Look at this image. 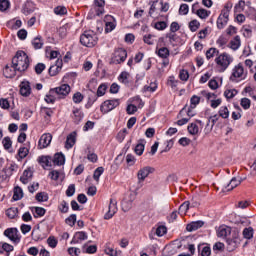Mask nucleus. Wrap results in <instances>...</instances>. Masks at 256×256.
Returning <instances> with one entry per match:
<instances>
[{"label":"nucleus","instance_id":"1","mask_svg":"<svg viewBox=\"0 0 256 256\" xmlns=\"http://www.w3.org/2000/svg\"><path fill=\"white\" fill-rule=\"evenodd\" d=\"M29 56L25 51H17L12 58V68L19 73H23L26 69H29Z\"/></svg>","mask_w":256,"mask_h":256},{"label":"nucleus","instance_id":"2","mask_svg":"<svg viewBox=\"0 0 256 256\" xmlns=\"http://www.w3.org/2000/svg\"><path fill=\"white\" fill-rule=\"evenodd\" d=\"M214 63L218 73H225V70L229 69V65L233 63V56L227 52H223L215 58Z\"/></svg>","mask_w":256,"mask_h":256},{"label":"nucleus","instance_id":"3","mask_svg":"<svg viewBox=\"0 0 256 256\" xmlns=\"http://www.w3.org/2000/svg\"><path fill=\"white\" fill-rule=\"evenodd\" d=\"M232 9H233V2L231 1L226 2L216 22L218 29H225V27H227V24L229 23V15Z\"/></svg>","mask_w":256,"mask_h":256},{"label":"nucleus","instance_id":"4","mask_svg":"<svg viewBox=\"0 0 256 256\" xmlns=\"http://www.w3.org/2000/svg\"><path fill=\"white\" fill-rule=\"evenodd\" d=\"M98 41L99 37H97V34L93 30L84 31V33L80 35V43L83 47H95Z\"/></svg>","mask_w":256,"mask_h":256},{"label":"nucleus","instance_id":"5","mask_svg":"<svg viewBox=\"0 0 256 256\" xmlns=\"http://www.w3.org/2000/svg\"><path fill=\"white\" fill-rule=\"evenodd\" d=\"M229 79L232 83H239V81L247 79V71H245L243 64L239 63L234 66Z\"/></svg>","mask_w":256,"mask_h":256},{"label":"nucleus","instance_id":"6","mask_svg":"<svg viewBox=\"0 0 256 256\" xmlns=\"http://www.w3.org/2000/svg\"><path fill=\"white\" fill-rule=\"evenodd\" d=\"M69 93H71V86H69V84H62L59 87L50 89V94L57 95L59 99L67 97Z\"/></svg>","mask_w":256,"mask_h":256},{"label":"nucleus","instance_id":"7","mask_svg":"<svg viewBox=\"0 0 256 256\" xmlns=\"http://www.w3.org/2000/svg\"><path fill=\"white\" fill-rule=\"evenodd\" d=\"M120 104L119 99L106 100L101 104L100 111L104 114L109 113L113 111V109H116V107H119Z\"/></svg>","mask_w":256,"mask_h":256},{"label":"nucleus","instance_id":"8","mask_svg":"<svg viewBox=\"0 0 256 256\" xmlns=\"http://www.w3.org/2000/svg\"><path fill=\"white\" fill-rule=\"evenodd\" d=\"M127 59V50L124 48H117L112 57L113 63L115 65H121V63H125V60Z\"/></svg>","mask_w":256,"mask_h":256},{"label":"nucleus","instance_id":"9","mask_svg":"<svg viewBox=\"0 0 256 256\" xmlns=\"http://www.w3.org/2000/svg\"><path fill=\"white\" fill-rule=\"evenodd\" d=\"M5 237H7L12 243H21V234L17 228H7L4 231Z\"/></svg>","mask_w":256,"mask_h":256},{"label":"nucleus","instance_id":"10","mask_svg":"<svg viewBox=\"0 0 256 256\" xmlns=\"http://www.w3.org/2000/svg\"><path fill=\"white\" fill-rule=\"evenodd\" d=\"M151 173H155V168L151 166L142 167L137 173L138 182L143 183V181H145V179H147Z\"/></svg>","mask_w":256,"mask_h":256},{"label":"nucleus","instance_id":"11","mask_svg":"<svg viewBox=\"0 0 256 256\" xmlns=\"http://www.w3.org/2000/svg\"><path fill=\"white\" fill-rule=\"evenodd\" d=\"M104 23H105V33H111L117 27V21L115 18L111 15H106L104 17Z\"/></svg>","mask_w":256,"mask_h":256},{"label":"nucleus","instance_id":"12","mask_svg":"<svg viewBox=\"0 0 256 256\" xmlns=\"http://www.w3.org/2000/svg\"><path fill=\"white\" fill-rule=\"evenodd\" d=\"M53 140V136L51 134H43L38 142V147L40 149H46V147H49L51 145V141Z\"/></svg>","mask_w":256,"mask_h":256},{"label":"nucleus","instance_id":"13","mask_svg":"<svg viewBox=\"0 0 256 256\" xmlns=\"http://www.w3.org/2000/svg\"><path fill=\"white\" fill-rule=\"evenodd\" d=\"M117 213V201L110 199V204L108 206V211L104 215V219H112V217Z\"/></svg>","mask_w":256,"mask_h":256},{"label":"nucleus","instance_id":"14","mask_svg":"<svg viewBox=\"0 0 256 256\" xmlns=\"http://www.w3.org/2000/svg\"><path fill=\"white\" fill-rule=\"evenodd\" d=\"M88 235L85 231L76 232L71 241V245H77V243H81V241H87Z\"/></svg>","mask_w":256,"mask_h":256},{"label":"nucleus","instance_id":"15","mask_svg":"<svg viewBox=\"0 0 256 256\" xmlns=\"http://www.w3.org/2000/svg\"><path fill=\"white\" fill-rule=\"evenodd\" d=\"M20 95L22 97H29L31 95V84L29 81H22L20 83Z\"/></svg>","mask_w":256,"mask_h":256},{"label":"nucleus","instance_id":"16","mask_svg":"<svg viewBox=\"0 0 256 256\" xmlns=\"http://www.w3.org/2000/svg\"><path fill=\"white\" fill-rule=\"evenodd\" d=\"M135 199V194L131 193L130 194V199H124L122 201V211H124L125 213H127V211H130L133 207V201Z\"/></svg>","mask_w":256,"mask_h":256},{"label":"nucleus","instance_id":"17","mask_svg":"<svg viewBox=\"0 0 256 256\" xmlns=\"http://www.w3.org/2000/svg\"><path fill=\"white\" fill-rule=\"evenodd\" d=\"M40 114L42 115V117H44L46 124L51 123V117H53V109L42 107L40 110Z\"/></svg>","mask_w":256,"mask_h":256},{"label":"nucleus","instance_id":"18","mask_svg":"<svg viewBox=\"0 0 256 256\" xmlns=\"http://www.w3.org/2000/svg\"><path fill=\"white\" fill-rule=\"evenodd\" d=\"M94 9L96 15H103L105 13V0H94Z\"/></svg>","mask_w":256,"mask_h":256},{"label":"nucleus","instance_id":"19","mask_svg":"<svg viewBox=\"0 0 256 256\" xmlns=\"http://www.w3.org/2000/svg\"><path fill=\"white\" fill-rule=\"evenodd\" d=\"M204 225H205V222L201 220L194 221L187 224L186 230L189 231V233H192V231H197V229H201V227H203Z\"/></svg>","mask_w":256,"mask_h":256},{"label":"nucleus","instance_id":"20","mask_svg":"<svg viewBox=\"0 0 256 256\" xmlns=\"http://www.w3.org/2000/svg\"><path fill=\"white\" fill-rule=\"evenodd\" d=\"M77 141V132L70 133L66 138V144L65 147L67 149H72V147L75 145Z\"/></svg>","mask_w":256,"mask_h":256},{"label":"nucleus","instance_id":"21","mask_svg":"<svg viewBox=\"0 0 256 256\" xmlns=\"http://www.w3.org/2000/svg\"><path fill=\"white\" fill-rule=\"evenodd\" d=\"M72 113H73L72 119L74 123H76V125H79V123L83 121V117H84L83 111H81V109L74 108Z\"/></svg>","mask_w":256,"mask_h":256},{"label":"nucleus","instance_id":"22","mask_svg":"<svg viewBox=\"0 0 256 256\" xmlns=\"http://www.w3.org/2000/svg\"><path fill=\"white\" fill-rule=\"evenodd\" d=\"M53 165H65V155L61 152L56 153L52 158Z\"/></svg>","mask_w":256,"mask_h":256},{"label":"nucleus","instance_id":"23","mask_svg":"<svg viewBox=\"0 0 256 256\" xmlns=\"http://www.w3.org/2000/svg\"><path fill=\"white\" fill-rule=\"evenodd\" d=\"M156 55L160 57V59H169V55H171V52L167 47H157L156 48Z\"/></svg>","mask_w":256,"mask_h":256},{"label":"nucleus","instance_id":"24","mask_svg":"<svg viewBox=\"0 0 256 256\" xmlns=\"http://www.w3.org/2000/svg\"><path fill=\"white\" fill-rule=\"evenodd\" d=\"M63 65V61L62 60H58L57 64L50 66L48 73L51 77H55V75H57V73H59V71H61V67Z\"/></svg>","mask_w":256,"mask_h":256},{"label":"nucleus","instance_id":"25","mask_svg":"<svg viewBox=\"0 0 256 256\" xmlns=\"http://www.w3.org/2000/svg\"><path fill=\"white\" fill-rule=\"evenodd\" d=\"M34 11H35V3L31 1H26V3L22 8V13L24 15H31V13H33Z\"/></svg>","mask_w":256,"mask_h":256},{"label":"nucleus","instance_id":"26","mask_svg":"<svg viewBox=\"0 0 256 256\" xmlns=\"http://www.w3.org/2000/svg\"><path fill=\"white\" fill-rule=\"evenodd\" d=\"M227 235H231V228L227 226H220L217 230V237L225 239L227 238Z\"/></svg>","mask_w":256,"mask_h":256},{"label":"nucleus","instance_id":"27","mask_svg":"<svg viewBox=\"0 0 256 256\" xmlns=\"http://www.w3.org/2000/svg\"><path fill=\"white\" fill-rule=\"evenodd\" d=\"M39 163L42 167H51L53 165V158L50 156H41L39 157Z\"/></svg>","mask_w":256,"mask_h":256},{"label":"nucleus","instance_id":"28","mask_svg":"<svg viewBox=\"0 0 256 256\" xmlns=\"http://www.w3.org/2000/svg\"><path fill=\"white\" fill-rule=\"evenodd\" d=\"M239 185H241V181H239V179H237V177H233L229 184L225 187L226 191H233V189H235L236 187H239Z\"/></svg>","mask_w":256,"mask_h":256},{"label":"nucleus","instance_id":"29","mask_svg":"<svg viewBox=\"0 0 256 256\" xmlns=\"http://www.w3.org/2000/svg\"><path fill=\"white\" fill-rule=\"evenodd\" d=\"M229 45H230V49H232L233 51H237V49H239V47H241V37L235 36L230 41Z\"/></svg>","mask_w":256,"mask_h":256},{"label":"nucleus","instance_id":"30","mask_svg":"<svg viewBox=\"0 0 256 256\" xmlns=\"http://www.w3.org/2000/svg\"><path fill=\"white\" fill-rule=\"evenodd\" d=\"M198 252L201 254V256H211V247L205 246L204 244H199Z\"/></svg>","mask_w":256,"mask_h":256},{"label":"nucleus","instance_id":"31","mask_svg":"<svg viewBox=\"0 0 256 256\" xmlns=\"http://www.w3.org/2000/svg\"><path fill=\"white\" fill-rule=\"evenodd\" d=\"M226 243L228 245L229 251H235V249H237V247L239 245L237 238H228V239H226Z\"/></svg>","mask_w":256,"mask_h":256},{"label":"nucleus","instance_id":"32","mask_svg":"<svg viewBox=\"0 0 256 256\" xmlns=\"http://www.w3.org/2000/svg\"><path fill=\"white\" fill-rule=\"evenodd\" d=\"M29 155V148L22 146L19 148L18 153H17V160L22 161V159H25Z\"/></svg>","mask_w":256,"mask_h":256},{"label":"nucleus","instance_id":"33","mask_svg":"<svg viewBox=\"0 0 256 256\" xmlns=\"http://www.w3.org/2000/svg\"><path fill=\"white\" fill-rule=\"evenodd\" d=\"M195 15L199 17V19H207L211 15V11L205 9V8H200L196 10Z\"/></svg>","mask_w":256,"mask_h":256},{"label":"nucleus","instance_id":"34","mask_svg":"<svg viewBox=\"0 0 256 256\" xmlns=\"http://www.w3.org/2000/svg\"><path fill=\"white\" fill-rule=\"evenodd\" d=\"M32 177L33 172H31L30 170H25L22 176L20 177V181L21 183H23V185H27V183H29V179H31Z\"/></svg>","mask_w":256,"mask_h":256},{"label":"nucleus","instance_id":"35","mask_svg":"<svg viewBox=\"0 0 256 256\" xmlns=\"http://www.w3.org/2000/svg\"><path fill=\"white\" fill-rule=\"evenodd\" d=\"M134 151L136 155H139V157H141V155H143V152L145 151V140H139L138 144L135 146Z\"/></svg>","mask_w":256,"mask_h":256},{"label":"nucleus","instance_id":"36","mask_svg":"<svg viewBox=\"0 0 256 256\" xmlns=\"http://www.w3.org/2000/svg\"><path fill=\"white\" fill-rule=\"evenodd\" d=\"M15 73H17V70L15 68L11 69L9 66H6L3 70V75L6 79H12V77H15Z\"/></svg>","mask_w":256,"mask_h":256},{"label":"nucleus","instance_id":"37","mask_svg":"<svg viewBox=\"0 0 256 256\" xmlns=\"http://www.w3.org/2000/svg\"><path fill=\"white\" fill-rule=\"evenodd\" d=\"M44 45L43 38L41 36H37L32 40V46L34 49H42Z\"/></svg>","mask_w":256,"mask_h":256},{"label":"nucleus","instance_id":"38","mask_svg":"<svg viewBox=\"0 0 256 256\" xmlns=\"http://www.w3.org/2000/svg\"><path fill=\"white\" fill-rule=\"evenodd\" d=\"M166 37L172 47H175V45H177V41H179V36H177V34H175V32L168 33L166 35Z\"/></svg>","mask_w":256,"mask_h":256},{"label":"nucleus","instance_id":"39","mask_svg":"<svg viewBox=\"0 0 256 256\" xmlns=\"http://www.w3.org/2000/svg\"><path fill=\"white\" fill-rule=\"evenodd\" d=\"M14 201H21L23 199V189L19 186H16L14 188V194H13Z\"/></svg>","mask_w":256,"mask_h":256},{"label":"nucleus","instance_id":"40","mask_svg":"<svg viewBox=\"0 0 256 256\" xmlns=\"http://www.w3.org/2000/svg\"><path fill=\"white\" fill-rule=\"evenodd\" d=\"M127 135H129V131L127 130V128H123L122 130H120L116 136L117 141H119V143H123V141H125V137H127Z\"/></svg>","mask_w":256,"mask_h":256},{"label":"nucleus","instance_id":"41","mask_svg":"<svg viewBox=\"0 0 256 256\" xmlns=\"http://www.w3.org/2000/svg\"><path fill=\"white\" fill-rule=\"evenodd\" d=\"M213 57H219V50L217 48H209L206 51V59H213Z\"/></svg>","mask_w":256,"mask_h":256},{"label":"nucleus","instance_id":"42","mask_svg":"<svg viewBox=\"0 0 256 256\" xmlns=\"http://www.w3.org/2000/svg\"><path fill=\"white\" fill-rule=\"evenodd\" d=\"M106 92H107V84H101L97 89V93L93 101H97V97H103V95H105Z\"/></svg>","mask_w":256,"mask_h":256},{"label":"nucleus","instance_id":"43","mask_svg":"<svg viewBox=\"0 0 256 256\" xmlns=\"http://www.w3.org/2000/svg\"><path fill=\"white\" fill-rule=\"evenodd\" d=\"M188 27L192 33H195L201 27V22H199L197 19H194L189 22Z\"/></svg>","mask_w":256,"mask_h":256},{"label":"nucleus","instance_id":"44","mask_svg":"<svg viewBox=\"0 0 256 256\" xmlns=\"http://www.w3.org/2000/svg\"><path fill=\"white\" fill-rule=\"evenodd\" d=\"M58 211H60V213H69V203L62 200L58 205Z\"/></svg>","mask_w":256,"mask_h":256},{"label":"nucleus","instance_id":"45","mask_svg":"<svg viewBox=\"0 0 256 256\" xmlns=\"http://www.w3.org/2000/svg\"><path fill=\"white\" fill-rule=\"evenodd\" d=\"M241 32L247 39L253 35V29L249 25H244L241 29Z\"/></svg>","mask_w":256,"mask_h":256},{"label":"nucleus","instance_id":"46","mask_svg":"<svg viewBox=\"0 0 256 256\" xmlns=\"http://www.w3.org/2000/svg\"><path fill=\"white\" fill-rule=\"evenodd\" d=\"M32 213H33L34 217L37 219V217H43V215H45L46 211L44 208H41V207H33Z\"/></svg>","mask_w":256,"mask_h":256},{"label":"nucleus","instance_id":"47","mask_svg":"<svg viewBox=\"0 0 256 256\" xmlns=\"http://www.w3.org/2000/svg\"><path fill=\"white\" fill-rule=\"evenodd\" d=\"M218 113V117H222V119H229V108H227V106H221Z\"/></svg>","mask_w":256,"mask_h":256},{"label":"nucleus","instance_id":"48","mask_svg":"<svg viewBox=\"0 0 256 256\" xmlns=\"http://www.w3.org/2000/svg\"><path fill=\"white\" fill-rule=\"evenodd\" d=\"M0 247H2L3 251L7 253V256H9V254L15 249L13 245L7 242H0Z\"/></svg>","mask_w":256,"mask_h":256},{"label":"nucleus","instance_id":"49","mask_svg":"<svg viewBox=\"0 0 256 256\" xmlns=\"http://www.w3.org/2000/svg\"><path fill=\"white\" fill-rule=\"evenodd\" d=\"M201 103V97L193 95L190 99V109H195Z\"/></svg>","mask_w":256,"mask_h":256},{"label":"nucleus","instance_id":"50","mask_svg":"<svg viewBox=\"0 0 256 256\" xmlns=\"http://www.w3.org/2000/svg\"><path fill=\"white\" fill-rule=\"evenodd\" d=\"M66 225H69V227H74L75 223H77V215L71 214L68 218L65 219Z\"/></svg>","mask_w":256,"mask_h":256},{"label":"nucleus","instance_id":"51","mask_svg":"<svg viewBox=\"0 0 256 256\" xmlns=\"http://www.w3.org/2000/svg\"><path fill=\"white\" fill-rule=\"evenodd\" d=\"M55 15H59L60 17H63V15H67V7L65 6H57L54 8Z\"/></svg>","mask_w":256,"mask_h":256},{"label":"nucleus","instance_id":"52","mask_svg":"<svg viewBox=\"0 0 256 256\" xmlns=\"http://www.w3.org/2000/svg\"><path fill=\"white\" fill-rule=\"evenodd\" d=\"M168 87L171 89H177V85H179V80L175 79V76H170L167 81Z\"/></svg>","mask_w":256,"mask_h":256},{"label":"nucleus","instance_id":"53","mask_svg":"<svg viewBox=\"0 0 256 256\" xmlns=\"http://www.w3.org/2000/svg\"><path fill=\"white\" fill-rule=\"evenodd\" d=\"M191 205V202L185 201L182 203L179 207V213L180 215H185L187 211H189V206Z\"/></svg>","mask_w":256,"mask_h":256},{"label":"nucleus","instance_id":"54","mask_svg":"<svg viewBox=\"0 0 256 256\" xmlns=\"http://www.w3.org/2000/svg\"><path fill=\"white\" fill-rule=\"evenodd\" d=\"M3 147L6 151H9L11 147H13V141H11V138L9 136L4 137L2 140Z\"/></svg>","mask_w":256,"mask_h":256},{"label":"nucleus","instance_id":"55","mask_svg":"<svg viewBox=\"0 0 256 256\" xmlns=\"http://www.w3.org/2000/svg\"><path fill=\"white\" fill-rule=\"evenodd\" d=\"M188 133H190V135H197L199 133V126L197 123H191L188 125Z\"/></svg>","mask_w":256,"mask_h":256},{"label":"nucleus","instance_id":"56","mask_svg":"<svg viewBox=\"0 0 256 256\" xmlns=\"http://www.w3.org/2000/svg\"><path fill=\"white\" fill-rule=\"evenodd\" d=\"M219 115L215 114L213 116H210L208 118V122H207V127H209V125L211 126V129H213V127H215V123H217L219 121Z\"/></svg>","mask_w":256,"mask_h":256},{"label":"nucleus","instance_id":"57","mask_svg":"<svg viewBox=\"0 0 256 256\" xmlns=\"http://www.w3.org/2000/svg\"><path fill=\"white\" fill-rule=\"evenodd\" d=\"M19 213V210L15 207L9 208L6 210V215L9 219H15V216Z\"/></svg>","mask_w":256,"mask_h":256},{"label":"nucleus","instance_id":"58","mask_svg":"<svg viewBox=\"0 0 256 256\" xmlns=\"http://www.w3.org/2000/svg\"><path fill=\"white\" fill-rule=\"evenodd\" d=\"M242 235L244 239H253V228L252 227L245 228L242 232Z\"/></svg>","mask_w":256,"mask_h":256},{"label":"nucleus","instance_id":"59","mask_svg":"<svg viewBox=\"0 0 256 256\" xmlns=\"http://www.w3.org/2000/svg\"><path fill=\"white\" fill-rule=\"evenodd\" d=\"M120 83H123L124 85L129 84V73L127 72H122L119 77H118Z\"/></svg>","mask_w":256,"mask_h":256},{"label":"nucleus","instance_id":"60","mask_svg":"<svg viewBox=\"0 0 256 256\" xmlns=\"http://www.w3.org/2000/svg\"><path fill=\"white\" fill-rule=\"evenodd\" d=\"M240 105L245 111H247V109H251V100L249 98H242Z\"/></svg>","mask_w":256,"mask_h":256},{"label":"nucleus","instance_id":"61","mask_svg":"<svg viewBox=\"0 0 256 256\" xmlns=\"http://www.w3.org/2000/svg\"><path fill=\"white\" fill-rule=\"evenodd\" d=\"M143 41L144 43H146L147 45H154L155 44V36L151 35V34H146L143 37Z\"/></svg>","mask_w":256,"mask_h":256},{"label":"nucleus","instance_id":"62","mask_svg":"<svg viewBox=\"0 0 256 256\" xmlns=\"http://www.w3.org/2000/svg\"><path fill=\"white\" fill-rule=\"evenodd\" d=\"M105 171V168L103 167H98L95 171H94V174H93V179L97 182H99V177H101L103 175Z\"/></svg>","mask_w":256,"mask_h":256},{"label":"nucleus","instance_id":"63","mask_svg":"<svg viewBox=\"0 0 256 256\" xmlns=\"http://www.w3.org/2000/svg\"><path fill=\"white\" fill-rule=\"evenodd\" d=\"M245 9V1L240 0L235 6H234V13H241Z\"/></svg>","mask_w":256,"mask_h":256},{"label":"nucleus","instance_id":"64","mask_svg":"<svg viewBox=\"0 0 256 256\" xmlns=\"http://www.w3.org/2000/svg\"><path fill=\"white\" fill-rule=\"evenodd\" d=\"M47 243L51 247V249H55V247H57V243H59V241H57V238H55V236H50L47 239Z\"/></svg>","mask_w":256,"mask_h":256}]
</instances>
